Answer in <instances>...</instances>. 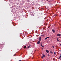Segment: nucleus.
Here are the masks:
<instances>
[{"label":"nucleus","mask_w":61,"mask_h":61,"mask_svg":"<svg viewBox=\"0 0 61 61\" xmlns=\"http://www.w3.org/2000/svg\"><path fill=\"white\" fill-rule=\"evenodd\" d=\"M42 55H43L41 57V58H43V57H45V55L44 54H42Z\"/></svg>","instance_id":"f257e3e1"},{"label":"nucleus","mask_w":61,"mask_h":61,"mask_svg":"<svg viewBox=\"0 0 61 61\" xmlns=\"http://www.w3.org/2000/svg\"><path fill=\"white\" fill-rule=\"evenodd\" d=\"M41 37H40L39 38V41H41Z\"/></svg>","instance_id":"f03ea898"},{"label":"nucleus","mask_w":61,"mask_h":61,"mask_svg":"<svg viewBox=\"0 0 61 61\" xmlns=\"http://www.w3.org/2000/svg\"><path fill=\"white\" fill-rule=\"evenodd\" d=\"M57 36H61V34H57Z\"/></svg>","instance_id":"7ed1b4c3"},{"label":"nucleus","mask_w":61,"mask_h":61,"mask_svg":"<svg viewBox=\"0 0 61 61\" xmlns=\"http://www.w3.org/2000/svg\"><path fill=\"white\" fill-rule=\"evenodd\" d=\"M40 41H38V42H37V44H40Z\"/></svg>","instance_id":"20e7f679"},{"label":"nucleus","mask_w":61,"mask_h":61,"mask_svg":"<svg viewBox=\"0 0 61 61\" xmlns=\"http://www.w3.org/2000/svg\"><path fill=\"white\" fill-rule=\"evenodd\" d=\"M46 52H47V53H49V51H48L47 50H46Z\"/></svg>","instance_id":"39448f33"},{"label":"nucleus","mask_w":61,"mask_h":61,"mask_svg":"<svg viewBox=\"0 0 61 61\" xmlns=\"http://www.w3.org/2000/svg\"><path fill=\"white\" fill-rule=\"evenodd\" d=\"M52 30V32H53V33H55V30Z\"/></svg>","instance_id":"423d86ee"},{"label":"nucleus","mask_w":61,"mask_h":61,"mask_svg":"<svg viewBox=\"0 0 61 61\" xmlns=\"http://www.w3.org/2000/svg\"><path fill=\"white\" fill-rule=\"evenodd\" d=\"M49 38V37H47L46 38H45V40H46V39H47V38Z\"/></svg>","instance_id":"0eeeda50"},{"label":"nucleus","mask_w":61,"mask_h":61,"mask_svg":"<svg viewBox=\"0 0 61 61\" xmlns=\"http://www.w3.org/2000/svg\"><path fill=\"white\" fill-rule=\"evenodd\" d=\"M41 46H42V47H44V46H43V45H41Z\"/></svg>","instance_id":"6e6552de"},{"label":"nucleus","mask_w":61,"mask_h":61,"mask_svg":"<svg viewBox=\"0 0 61 61\" xmlns=\"http://www.w3.org/2000/svg\"><path fill=\"white\" fill-rule=\"evenodd\" d=\"M61 56H60V57H59V58H58V59H60V58H61Z\"/></svg>","instance_id":"1a4fd4ad"},{"label":"nucleus","mask_w":61,"mask_h":61,"mask_svg":"<svg viewBox=\"0 0 61 61\" xmlns=\"http://www.w3.org/2000/svg\"><path fill=\"white\" fill-rule=\"evenodd\" d=\"M57 41H59V40H58V38H57Z\"/></svg>","instance_id":"9d476101"},{"label":"nucleus","mask_w":61,"mask_h":61,"mask_svg":"<svg viewBox=\"0 0 61 61\" xmlns=\"http://www.w3.org/2000/svg\"><path fill=\"white\" fill-rule=\"evenodd\" d=\"M26 46H24V48H26Z\"/></svg>","instance_id":"9b49d317"},{"label":"nucleus","mask_w":61,"mask_h":61,"mask_svg":"<svg viewBox=\"0 0 61 61\" xmlns=\"http://www.w3.org/2000/svg\"><path fill=\"white\" fill-rule=\"evenodd\" d=\"M50 52L51 53V54H53V52H52V51H50Z\"/></svg>","instance_id":"f8f14e48"},{"label":"nucleus","mask_w":61,"mask_h":61,"mask_svg":"<svg viewBox=\"0 0 61 61\" xmlns=\"http://www.w3.org/2000/svg\"><path fill=\"white\" fill-rule=\"evenodd\" d=\"M56 54V52H55L54 53V54L55 55V54Z\"/></svg>","instance_id":"ddd939ff"},{"label":"nucleus","mask_w":61,"mask_h":61,"mask_svg":"<svg viewBox=\"0 0 61 61\" xmlns=\"http://www.w3.org/2000/svg\"><path fill=\"white\" fill-rule=\"evenodd\" d=\"M30 46H28V48H29L30 47Z\"/></svg>","instance_id":"4468645a"},{"label":"nucleus","mask_w":61,"mask_h":61,"mask_svg":"<svg viewBox=\"0 0 61 61\" xmlns=\"http://www.w3.org/2000/svg\"><path fill=\"white\" fill-rule=\"evenodd\" d=\"M44 36V35L43 34L42 35H41V36Z\"/></svg>","instance_id":"2eb2a0df"},{"label":"nucleus","mask_w":61,"mask_h":61,"mask_svg":"<svg viewBox=\"0 0 61 61\" xmlns=\"http://www.w3.org/2000/svg\"><path fill=\"white\" fill-rule=\"evenodd\" d=\"M0 48H2V46H0Z\"/></svg>","instance_id":"dca6fc26"},{"label":"nucleus","mask_w":61,"mask_h":61,"mask_svg":"<svg viewBox=\"0 0 61 61\" xmlns=\"http://www.w3.org/2000/svg\"><path fill=\"white\" fill-rule=\"evenodd\" d=\"M41 45H42V43H41Z\"/></svg>","instance_id":"f3484780"},{"label":"nucleus","mask_w":61,"mask_h":61,"mask_svg":"<svg viewBox=\"0 0 61 61\" xmlns=\"http://www.w3.org/2000/svg\"><path fill=\"white\" fill-rule=\"evenodd\" d=\"M52 47L53 48H54V46H52Z\"/></svg>","instance_id":"a211bd4d"},{"label":"nucleus","mask_w":61,"mask_h":61,"mask_svg":"<svg viewBox=\"0 0 61 61\" xmlns=\"http://www.w3.org/2000/svg\"><path fill=\"white\" fill-rule=\"evenodd\" d=\"M19 61H21V60H19Z\"/></svg>","instance_id":"6ab92c4d"},{"label":"nucleus","mask_w":61,"mask_h":61,"mask_svg":"<svg viewBox=\"0 0 61 61\" xmlns=\"http://www.w3.org/2000/svg\"><path fill=\"white\" fill-rule=\"evenodd\" d=\"M1 50H2L1 49L0 50V51H1Z\"/></svg>","instance_id":"aec40b11"},{"label":"nucleus","mask_w":61,"mask_h":61,"mask_svg":"<svg viewBox=\"0 0 61 61\" xmlns=\"http://www.w3.org/2000/svg\"><path fill=\"white\" fill-rule=\"evenodd\" d=\"M17 18H18V17H17Z\"/></svg>","instance_id":"412c9836"},{"label":"nucleus","mask_w":61,"mask_h":61,"mask_svg":"<svg viewBox=\"0 0 61 61\" xmlns=\"http://www.w3.org/2000/svg\"><path fill=\"white\" fill-rule=\"evenodd\" d=\"M60 45L61 46V43L60 44Z\"/></svg>","instance_id":"4be33fe9"},{"label":"nucleus","mask_w":61,"mask_h":61,"mask_svg":"<svg viewBox=\"0 0 61 61\" xmlns=\"http://www.w3.org/2000/svg\"><path fill=\"white\" fill-rule=\"evenodd\" d=\"M60 60H61V58L60 59Z\"/></svg>","instance_id":"5701e85b"},{"label":"nucleus","mask_w":61,"mask_h":61,"mask_svg":"<svg viewBox=\"0 0 61 61\" xmlns=\"http://www.w3.org/2000/svg\"><path fill=\"white\" fill-rule=\"evenodd\" d=\"M45 61L44 60V61Z\"/></svg>","instance_id":"b1692460"}]
</instances>
